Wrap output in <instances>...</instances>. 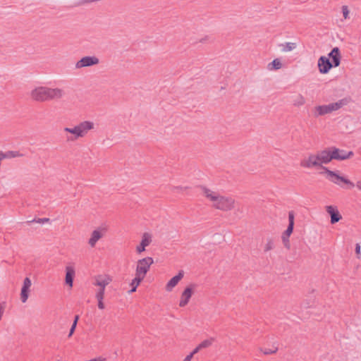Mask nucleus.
Returning a JSON list of instances; mask_svg holds the SVG:
<instances>
[{"label": "nucleus", "instance_id": "30", "mask_svg": "<svg viewBox=\"0 0 361 361\" xmlns=\"http://www.w3.org/2000/svg\"><path fill=\"white\" fill-rule=\"evenodd\" d=\"M50 219L49 218H39V219H34L31 221H27V224H30L32 223L36 222L39 224H44L46 222H49Z\"/></svg>", "mask_w": 361, "mask_h": 361}, {"label": "nucleus", "instance_id": "42", "mask_svg": "<svg viewBox=\"0 0 361 361\" xmlns=\"http://www.w3.org/2000/svg\"><path fill=\"white\" fill-rule=\"evenodd\" d=\"M355 252L356 254H360V245L358 243H357L355 246Z\"/></svg>", "mask_w": 361, "mask_h": 361}, {"label": "nucleus", "instance_id": "5", "mask_svg": "<svg viewBox=\"0 0 361 361\" xmlns=\"http://www.w3.org/2000/svg\"><path fill=\"white\" fill-rule=\"evenodd\" d=\"M317 66L319 71L322 74H326L333 67H334V64L325 56H322L319 58Z\"/></svg>", "mask_w": 361, "mask_h": 361}, {"label": "nucleus", "instance_id": "22", "mask_svg": "<svg viewBox=\"0 0 361 361\" xmlns=\"http://www.w3.org/2000/svg\"><path fill=\"white\" fill-rule=\"evenodd\" d=\"M110 281H111V279L109 277H106V278L98 277L96 279V281H95L94 284L96 286H99L100 288H105V287L110 283Z\"/></svg>", "mask_w": 361, "mask_h": 361}, {"label": "nucleus", "instance_id": "43", "mask_svg": "<svg viewBox=\"0 0 361 361\" xmlns=\"http://www.w3.org/2000/svg\"><path fill=\"white\" fill-rule=\"evenodd\" d=\"M283 233L286 236H290L292 232L289 229L286 228V230Z\"/></svg>", "mask_w": 361, "mask_h": 361}, {"label": "nucleus", "instance_id": "12", "mask_svg": "<svg viewBox=\"0 0 361 361\" xmlns=\"http://www.w3.org/2000/svg\"><path fill=\"white\" fill-rule=\"evenodd\" d=\"M326 211L331 216V223L332 224L338 222L342 218L338 209L331 205L326 206Z\"/></svg>", "mask_w": 361, "mask_h": 361}, {"label": "nucleus", "instance_id": "35", "mask_svg": "<svg viewBox=\"0 0 361 361\" xmlns=\"http://www.w3.org/2000/svg\"><path fill=\"white\" fill-rule=\"evenodd\" d=\"M44 98L45 101L51 100V87H44Z\"/></svg>", "mask_w": 361, "mask_h": 361}, {"label": "nucleus", "instance_id": "15", "mask_svg": "<svg viewBox=\"0 0 361 361\" xmlns=\"http://www.w3.org/2000/svg\"><path fill=\"white\" fill-rule=\"evenodd\" d=\"M75 269L73 267L67 266L66 267V283L70 287L73 286V279L75 276Z\"/></svg>", "mask_w": 361, "mask_h": 361}, {"label": "nucleus", "instance_id": "9", "mask_svg": "<svg viewBox=\"0 0 361 361\" xmlns=\"http://www.w3.org/2000/svg\"><path fill=\"white\" fill-rule=\"evenodd\" d=\"M300 165L304 168L310 169L319 166V159L317 154H310L307 159H303Z\"/></svg>", "mask_w": 361, "mask_h": 361}, {"label": "nucleus", "instance_id": "46", "mask_svg": "<svg viewBox=\"0 0 361 361\" xmlns=\"http://www.w3.org/2000/svg\"><path fill=\"white\" fill-rule=\"evenodd\" d=\"M191 359L192 358L190 355H187L183 361H190Z\"/></svg>", "mask_w": 361, "mask_h": 361}, {"label": "nucleus", "instance_id": "41", "mask_svg": "<svg viewBox=\"0 0 361 361\" xmlns=\"http://www.w3.org/2000/svg\"><path fill=\"white\" fill-rule=\"evenodd\" d=\"M186 188H187V187L183 188V187H182V186H173V187L172 188V190H173V192H176V191H178V190H183L186 189Z\"/></svg>", "mask_w": 361, "mask_h": 361}, {"label": "nucleus", "instance_id": "2", "mask_svg": "<svg viewBox=\"0 0 361 361\" xmlns=\"http://www.w3.org/2000/svg\"><path fill=\"white\" fill-rule=\"evenodd\" d=\"M154 263V260L150 257H147L139 259L137 262L135 275H138L145 279L147 273L149 270L150 266Z\"/></svg>", "mask_w": 361, "mask_h": 361}, {"label": "nucleus", "instance_id": "36", "mask_svg": "<svg viewBox=\"0 0 361 361\" xmlns=\"http://www.w3.org/2000/svg\"><path fill=\"white\" fill-rule=\"evenodd\" d=\"M104 290H105V288H100L99 289V290L97 291V293H96V298L97 299H104Z\"/></svg>", "mask_w": 361, "mask_h": 361}, {"label": "nucleus", "instance_id": "4", "mask_svg": "<svg viewBox=\"0 0 361 361\" xmlns=\"http://www.w3.org/2000/svg\"><path fill=\"white\" fill-rule=\"evenodd\" d=\"M99 63V60L94 56H87L82 57L81 59L75 63V68L80 69L85 67H90L94 65H97Z\"/></svg>", "mask_w": 361, "mask_h": 361}, {"label": "nucleus", "instance_id": "24", "mask_svg": "<svg viewBox=\"0 0 361 361\" xmlns=\"http://www.w3.org/2000/svg\"><path fill=\"white\" fill-rule=\"evenodd\" d=\"M348 103V101L346 99H342L336 102L331 103L332 111H336L339 109H341L342 106L346 105Z\"/></svg>", "mask_w": 361, "mask_h": 361}, {"label": "nucleus", "instance_id": "45", "mask_svg": "<svg viewBox=\"0 0 361 361\" xmlns=\"http://www.w3.org/2000/svg\"><path fill=\"white\" fill-rule=\"evenodd\" d=\"M137 288L131 286V289L128 291L129 293H132L136 291Z\"/></svg>", "mask_w": 361, "mask_h": 361}, {"label": "nucleus", "instance_id": "10", "mask_svg": "<svg viewBox=\"0 0 361 361\" xmlns=\"http://www.w3.org/2000/svg\"><path fill=\"white\" fill-rule=\"evenodd\" d=\"M44 94L45 91L44 86L36 87L30 92V96L34 100L41 102H45Z\"/></svg>", "mask_w": 361, "mask_h": 361}, {"label": "nucleus", "instance_id": "11", "mask_svg": "<svg viewBox=\"0 0 361 361\" xmlns=\"http://www.w3.org/2000/svg\"><path fill=\"white\" fill-rule=\"evenodd\" d=\"M328 58L331 59L332 61H331V62L334 64V67L339 66V65L341 63V52H340L339 48L337 47H334L331 49V51L329 53Z\"/></svg>", "mask_w": 361, "mask_h": 361}, {"label": "nucleus", "instance_id": "18", "mask_svg": "<svg viewBox=\"0 0 361 361\" xmlns=\"http://www.w3.org/2000/svg\"><path fill=\"white\" fill-rule=\"evenodd\" d=\"M315 109H316V115H315L316 116H323L326 114L331 113L333 111L331 104H329L328 105L318 106L315 108Z\"/></svg>", "mask_w": 361, "mask_h": 361}, {"label": "nucleus", "instance_id": "34", "mask_svg": "<svg viewBox=\"0 0 361 361\" xmlns=\"http://www.w3.org/2000/svg\"><path fill=\"white\" fill-rule=\"evenodd\" d=\"M274 247V242L271 240H269L265 245L264 251L267 252L272 250Z\"/></svg>", "mask_w": 361, "mask_h": 361}, {"label": "nucleus", "instance_id": "17", "mask_svg": "<svg viewBox=\"0 0 361 361\" xmlns=\"http://www.w3.org/2000/svg\"><path fill=\"white\" fill-rule=\"evenodd\" d=\"M64 131L67 132V133H71V134H73L74 135V137H73V136L67 137V140H68L73 141V140L77 139L78 137H82L78 125L75 126L73 128H64Z\"/></svg>", "mask_w": 361, "mask_h": 361}, {"label": "nucleus", "instance_id": "31", "mask_svg": "<svg viewBox=\"0 0 361 361\" xmlns=\"http://www.w3.org/2000/svg\"><path fill=\"white\" fill-rule=\"evenodd\" d=\"M4 155H7L8 157H5V158H14L17 157H21L22 154H20L17 151H8L6 153H4Z\"/></svg>", "mask_w": 361, "mask_h": 361}, {"label": "nucleus", "instance_id": "19", "mask_svg": "<svg viewBox=\"0 0 361 361\" xmlns=\"http://www.w3.org/2000/svg\"><path fill=\"white\" fill-rule=\"evenodd\" d=\"M65 94L62 89L56 87L51 88V100H57L61 99Z\"/></svg>", "mask_w": 361, "mask_h": 361}, {"label": "nucleus", "instance_id": "28", "mask_svg": "<svg viewBox=\"0 0 361 361\" xmlns=\"http://www.w3.org/2000/svg\"><path fill=\"white\" fill-rule=\"evenodd\" d=\"M144 279V278L138 276V275H135V277L132 280L131 283H130V286H134L135 288H137V286L140 285V283H141V281Z\"/></svg>", "mask_w": 361, "mask_h": 361}, {"label": "nucleus", "instance_id": "1", "mask_svg": "<svg viewBox=\"0 0 361 361\" xmlns=\"http://www.w3.org/2000/svg\"><path fill=\"white\" fill-rule=\"evenodd\" d=\"M204 195L213 202V207L217 209L228 211L233 208L234 200L231 197L219 195L205 187H201Z\"/></svg>", "mask_w": 361, "mask_h": 361}, {"label": "nucleus", "instance_id": "27", "mask_svg": "<svg viewBox=\"0 0 361 361\" xmlns=\"http://www.w3.org/2000/svg\"><path fill=\"white\" fill-rule=\"evenodd\" d=\"M214 341H215V338L213 337H211L209 339H206V340L203 341L202 342H201L199 344V346L200 347L201 349L207 348L212 345V343H214Z\"/></svg>", "mask_w": 361, "mask_h": 361}, {"label": "nucleus", "instance_id": "47", "mask_svg": "<svg viewBox=\"0 0 361 361\" xmlns=\"http://www.w3.org/2000/svg\"><path fill=\"white\" fill-rule=\"evenodd\" d=\"M356 186L361 190V180L357 182Z\"/></svg>", "mask_w": 361, "mask_h": 361}, {"label": "nucleus", "instance_id": "39", "mask_svg": "<svg viewBox=\"0 0 361 361\" xmlns=\"http://www.w3.org/2000/svg\"><path fill=\"white\" fill-rule=\"evenodd\" d=\"M76 326H77V325H75L74 324H72V326H71V327L70 329V331H69L68 337H71L73 335V334L75 331V329Z\"/></svg>", "mask_w": 361, "mask_h": 361}, {"label": "nucleus", "instance_id": "25", "mask_svg": "<svg viewBox=\"0 0 361 361\" xmlns=\"http://www.w3.org/2000/svg\"><path fill=\"white\" fill-rule=\"evenodd\" d=\"M282 66L281 62L279 59H274L268 65V68L269 70L274 69L278 70L280 69Z\"/></svg>", "mask_w": 361, "mask_h": 361}, {"label": "nucleus", "instance_id": "33", "mask_svg": "<svg viewBox=\"0 0 361 361\" xmlns=\"http://www.w3.org/2000/svg\"><path fill=\"white\" fill-rule=\"evenodd\" d=\"M289 237L290 236L285 235V234H283V233L282 234V236H281L283 243L284 246L288 249L290 248Z\"/></svg>", "mask_w": 361, "mask_h": 361}, {"label": "nucleus", "instance_id": "13", "mask_svg": "<svg viewBox=\"0 0 361 361\" xmlns=\"http://www.w3.org/2000/svg\"><path fill=\"white\" fill-rule=\"evenodd\" d=\"M31 280L28 277H26L24 279L20 293V299L23 302H25L28 298L29 289L31 286Z\"/></svg>", "mask_w": 361, "mask_h": 361}, {"label": "nucleus", "instance_id": "21", "mask_svg": "<svg viewBox=\"0 0 361 361\" xmlns=\"http://www.w3.org/2000/svg\"><path fill=\"white\" fill-rule=\"evenodd\" d=\"M102 234L100 231L97 230H94L91 235V238L89 240V244L91 247H94L96 243L101 238Z\"/></svg>", "mask_w": 361, "mask_h": 361}, {"label": "nucleus", "instance_id": "6", "mask_svg": "<svg viewBox=\"0 0 361 361\" xmlns=\"http://www.w3.org/2000/svg\"><path fill=\"white\" fill-rule=\"evenodd\" d=\"M334 154H331V148L326 149L319 152L317 153L319 159V167L322 168V166H323V164H329L331 160H333L334 157H336Z\"/></svg>", "mask_w": 361, "mask_h": 361}, {"label": "nucleus", "instance_id": "38", "mask_svg": "<svg viewBox=\"0 0 361 361\" xmlns=\"http://www.w3.org/2000/svg\"><path fill=\"white\" fill-rule=\"evenodd\" d=\"M200 350H202V349L200 348V347L198 345L188 355H190L191 358H192L193 355L197 353Z\"/></svg>", "mask_w": 361, "mask_h": 361}, {"label": "nucleus", "instance_id": "40", "mask_svg": "<svg viewBox=\"0 0 361 361\" xmlns=\"http://www.w3.org/2000/svg\"><path fill=\"white\" fill-rule=\"evenodd\" d=\"M98 300V307L101 310L104 309V304L103 302V299H97Z\"/></svg>", "mask_w": 361, "mask_h": 361}, {"label": "nucleus", "instance_id": "26", "mask_svg": "<svg viewBox=\"0 0 361 361\" xmlns=\"http://www.w3.org/2000/svg\"><path fill=\"white\" fill-rule=\"evenodd\" d=\"M294 219H295L294 212L293 211L289 212H288V226L287 228L289 229L292 233L293 231V228H294Z\"/></svg>", "mask_w": 361, "mask_h": 361}, {"label": "nucleus", "instance_id": "44", "mask_svg": "<svg viewBox=\"0 0 361 361\" xmlns=\"http://www.w3.org/2000/svg\"><path fill=\"white\" fill-rule=\"evenodd\" d=\"M79 319V315H75L73 324L77 325Z\"/></svg>", "mask_w": 361, "mask_h": 361}, {"label": "nucleus", "instance_id": "29", "mask_svg": "<svg viewBox=\"0 0 361 361\" xmlns=\"http://www.w3.org/2000/svg\"><path fill=\"white\" fill-rule=\"evenodd\" d=\"M305 104V98L301 95L298 94L296 98L293 100V104L295 106H302Z\"/></svg>", "mask_w": 361, "mask_h": 361}, {"label": "nucleus", "instance_id": "3", "mask_svg": "<svg viewBox=\"0 0 361 361\" xmlns=\"http://www.w3.org/2000/svg\"><path fill=\"white\" fill-rule=\"evenodd\" d=\"M322 169L328 175L329 180L334 183L341 185V182H342L345 184L350 185L351 188L355 186L354 183H352L350 180L344 176L338 175L336 172L331 171L325 166H322Z\"/></svg>", "mask_w": 361, "mask_h": 361}, {"label": "nucleus", "instance_id": "23", "mask_svg": "<svg viewBox=\"0 0 361 361\" xmlns=\"http://www.w3.org/2000/svg\"><path fill=\"white\" fill-rule=\"evenodd\" d=\"M280 47H282L281 50L283 52H288L293 51L297 47L296 44L294 42H285L284 44H280Z\"/></svg>", "mask_w": 361, "mask_h": 361}, {"label": "nucleus", "instance_id": "20", "mask_svg": "<svg viewBox=\"0 0 361 361\" xmlns=\"http://www.w3.org/2000/svg\"><path fill=\"white\" fill-rule=\"evenodd\" d=\"M149 243H150V239L147 236V235L146 233H145L140 245H138L136 248L137 252L138 253H141L142 252L145 251V247L147 246H148L149 245Z\"/></svg>", "mask_w": 361, "mask_h": 361}, {"label": "nucleus", "instance_id": "8", "mask_svg": "<svg viewBox=\"0 0 361 361\" xmlns=\"http://www.w3.org/2000/svg\"><path fill=\"white\" fill-rule=\"evenodd\" d=\"M195 284H190L189 286L186 287L181 295V298L179 302L180 307H185L189 302L192 294Z\"/></svg>", "mask_w": 361, "mask_h": 361}, {"label": "nucleus", "instance_id": "37", "mask_svg": "<svg viewBox=\"0 0 361 361\" xmlns=\"http://www.w3.org/2000/svg\"><path fill=\"white\" fill-rule=\"evenodd\" d=\"M342 12L343 14V17L346 19L348 18L349 11L347 6H342Z\"/></svg>", "mask_w": 361, "mask_h": 361}, {"label": "nucleus", "instance_id": "16", "mask_svg": "<svg viewBox=\"0 0 361 361\" xmlns=\"http://www.w3.org/2000/svg\"><path fill=\"white\" fill-rule=\"evenodd\" d=\"M183 277V272L180 271L176 276L172 277L166 284V290L170 291L175 287L179 281Z\"/></svg>", "mask_w": 361, "mask_h": 361}, {"label": "nucleus", "instance_id": "32", "mask_svg": "<svg viewBox=\"0 0 361 361\" xmlns=\"http://www.w3.org/2000/svg\"><path fill=\"white\" fill-rule=\"evenodd\" d=\"M260 350L264 354V355H271L275 353L278 350V348L275 347L274 349H267L261 348Z\"/></svg>", "mask_w": 361, "mask_h": 361}, {"label": "nucleus", "instance_id": "48", "mask_svg": "<svg viewBox=\"0 0 361 361\" xmlns=\"http://www.w3.org/2000/svg\"><path fill=\"white\" fill-rule=\"evenodd\" d=\"M206 39V38H203L200 40L201 42H203L204 40Z\"/></svg>", "mask_w": 361, "mask_h": 361}, {"label": "nucleus", "instance_id": "7", "mask_svg": "<svg viewBox=\"0 0 361 361\" xmlns=\"http://www.w3.org/2000/svg\"><path fill=\"white\" fill-rule=\"evenodd\" d=\"M331 154H334V155L336 157H334V159L336 160H345L353 155V152L352 151L346 152L335 147H331Z\"/></svg>", "mask_w": 361, "mask_h": 361}, {"label": "nucleus", "instance_id": "14", "mask_svg": "<svg viewBox=\"0 0 361 361\" xmlns=\"http://www.w3.org/2000/svg\"><path fill=\"white\" fill-rule=\"evenodd\" d=\"M80 133L82 137H84L89 130L94 128V123L89 121H85L80 123L78 125Z\"/></svg>", "mask_w": 361, "mask_h": 361}]
</instances>
